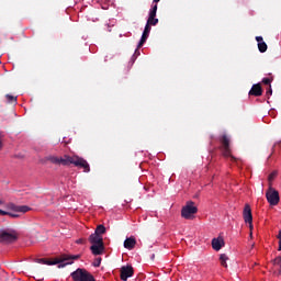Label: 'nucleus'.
<instances>
[{
    "mask_svg": "<svg viewBox=\"0 0 281 281\" xmlns=\"http://www.w3.org/2000/svg\"><path fill=\"white\" fill-rule=\"evenodd\" d=\"M46 161H50V164H55V166H71V157L67 155L64 157L48 156L46 157Z\"/></svg>",
    "mask_w": 281,
    "mask_h": 281,
    "instance_id": "nucleus-9",
    "label": "nucleus"
},
{
    "mask_svg": "<svg viewBox=\"0 0 281 281\" xmlns=\"http://www.w3.org/2000/svg\"><path fill=\"white\" fill-rule=\"evenodd\" d=\"M266 199L269 205L276 206L280 203V192L270 186L266 192Z\"/></svg>",
    "mask_w": 281,
    "mask_h": 281,
    "instance_id": "nucleus-7",
    "label": "nucleus"
},
{
    "mask_svg": "<svg viewBox=\"0 0 281 281\" xmlns=\"http://www.w3.org/2000/svg\"><path fill=\"white\" fill-rule=\"evenodd\" d=\"M8 214H10V212L0 209V216H8Z\"/></svg>",
    "mask_w": 281,
    "mask_h": 281,
    "instance_id": "nucleus-28",
    "label": "nucleus"
},
{
    "mask_svg": "<svg viewBox=\"0 0 281 281\" xmlns=\"http://www.w3.org/2000/svg\"><path fill=\"white\" fill-rule=\"evenodd\" d=\"M3 147V144L1 143V140H0V148H2Z\"/></svg>",
    "mask_w": 281,
    "mask_h": 281,
    "instance_id": "nucleus-33",
    "label": "nucleus"
},
{
    "mask_svg": "<svg viewBox=\"0 0 281 281\" xmlns=\"http://www.w3.org/2000/svg\"><path fill=\"white\" fill-rule=\"evenodd\" d=\"M75 281H95V279L85 269H77L71 273Z\"/></svg>",
    "mask_w": 281,
    "mask_h": 281,
    "instance_id": "nucleus-8",
    "label": "nucleus"
},
{
    "mask_svg": "<svg viewBox=\"0 0 281 281\" xmlns=\"http://www.w3.org/2000/svg\"><path fill=\"white\" fill-rule=\"evenodd\" d=\"M212 247L214 251H221L225 247V239L223 237H217L212 239Z\"/></svg>",
    "mask_w": 281,
    "mask_h": 281,
    "instance_id": "nucleus-13",
    "label": "nucleus"
},
{
    "mask_svg": "<svg viewBox=\"0 0 281 281\" xmlns=\"http://www.w3.org/2000/svg\"><path fill=\"white\" fill-rule=\"evenodd\" d=\"M38 265H58V269H63L67 267V265H71V255H61L54 259H37Z\"/></svg>",
    "mask_w": 281,
    "mask_h": 281,
    "instance_id": "nucleus-3",
    "label": "nucleus"
},
{
    "mask_svg": "<svg viewBox=\"0 0 281 281\" xmlns=\"http://www.w3.org/2000/svg\"><path fill=\"white\" fill-rule=\"evenodd\" d=\"M100 262H102V259H99L97 263H94V267H100Z\"/></svg>",
    "mask_w": 281,
    "mask_h": 281,
    "instance_id": "nucleus-32",
    "label": "nucleus"
},
{
    "mask_svg": "<svg viewBox=\"0 0 281 281\" xmlns=\"http://www.w3.org/2000/svg\"><path fill=\"white\" fill-rule=\"evenodd\" d=\"M7 216H10L11 218H19V214L11 213V212H9V214H7Z\"/></svg>",
    "mask_w": 281,
    "mask_h": 281,
    "instance_id": "nucleus-27",
    "label": "nucleus"
},
{
    "mask_svg": "<svg viewBox=\"0 0 281 281\" xmlns=\"http://www.w3.org/2000/svg\"><path fill=\"white\" fill-rule=\"evenodd\" d=\"M243 218L245 223L249 225L250 229V236L254 235V215L251 214V206L249 204H245L244 211H243Z\"/></svg>",
    "mask_w": 281,
    "mask_h": 281,
    "instance_id": "nucleus-10",
    "label": "nucleus"
},
{
    "mask_svg": "<svg viewBox=\"0 0 281 281\" xmlns=\"http://www.w3.org/2000/svg\"><path fill=\"white\" fill-rule=\"evenodd\" d=\"M217 140L221 144L220 150H221L223 157H225V159H229L233 164H238L240 161V159L236 158V156L232 155V146L229 145L231 144L229 136H227L226 134H223L222 136H220L217 138Z\"/></svg>",
    "mask_w": 281,
    "mask_h": 281,
    "instance_id": "nucleus-1",
    "label": "nucleus"
},
{
    "mask_svg": "<svg viewBox=\"0 0 281 281\" xmlns=\"http://www.w3.org/2000/svg\"><path fill=\"white\" fill-rule=\"evenodd\" d=\"M90 250L93 256H102V254L104 252V244H92Z\"/></svg>",
    "mask_w": 281,
    "mask_h": 281,
    "instance_id": "nucleus-15",
    "label": "nucleus"
},
{
    "mask_svg": "<svg viewBox=\"0 0 281 281\" xmlns=\"http://www.w3.org/2000/svg\"><path fill=\"white\" fill-rule=\"evenodd\" d=\"M135 245H137V240H135V237H128L124 241L125 249H135Z\"/></svg>",
    "mask_w": 281,
    "mask_h": 281,
    "instance_id": "nucleus-17",
    "label": "nucleus"
},
{
    "mask_svg": "<svg viewBox=\"0 0 281 281\" xmlns=\"http://www.w3.org/2000/svg\"><path fill=\"white\" fill-rule=\"evenodd\" d=\"M150 30H151L150 26L145 25L143 35H142L140 41H139V43L137 45V49L135 50V54H137V56H139L140 47H144V43H146V41H148V36H150Z\"/></svg>",
    "mask_w": 281,
    "mask_h": 281,
    "instance_id": "nucleus-11",
    "label": "nucleus"
},
{
    "mask_svg": "<svg viewBox=\"0 0 281 281\" xmlns=\"http://www.w3.org/2000/svg\"><path fill=\"white\" fill-rule=\"evenodd\" d=\"M248 95L260 98V95H262V86H260V83L252 85Z\"/></svg>",
    "mask_w": 281,
    "mask_h": 281,
    "instance_id": "nucleus-14",
    "label": "nucleus"
},
{
    "mask_svg": "<svg viewBox=\"0 0 281 281\" xmlns=\"http://www.w3.org/2000/svg\"><path fill=\"white\" fill-rule=\"evenodd\" d=\"M278 239H279V248H278V250L281 251V231L279 232Z\"/></svg>",
    "mask_w": 281,
    "mask_h": 281,
    "instance_id": "nucleus-29",
    "label": "nucleus"
},
{
    "mask_svg": "<svg viewBox=\"0 0 281 281\" xmlns=\"http://www.w3.org/2000/svg\"><path fill=\"white\" fill-rule=\"evenodd\" d=\"M30 210H32V209L27 205H13L12 206L13 212H22V214L30 212Z\"/></svg>",
    "mask_w": 281,
    "mask_h": 281,
    "instance_id": "nucleus-19",
    "label": "nucleus"
},
{
    "mask_svg": "<svg viewBox=\"0 0 281 281\" xmlns=\"http://www.w3.org/2000/svg\"><path fill=\"white\" fill-rule=\"evenodd\" d=\"M77 245H82V243H85V239L80 238L76 240Z\"/></svg>",
    "mask_w": 281,
    "mask_h": 281,
    "instance_id": "nucleus-30",
    "label": "nucleus"
},
{
    "mask_svg": "<svg viewBox=\"0 0 281 281\" xmlns=\"http://www.w3.org/2000/svg\"><path fill=\"white\" fill-rule=\"evenodd\" d=\"M273 265H274V268L277 269V271H279V276H280L281 274V257H277L273 260Z\"/></svg>",
    "mask_w": 281,
    "mask_h": 281,
    "instance_id": "nucleus-22",
    "label": "nucleus"
},
{
    "mask_svg": "<svg viewBox=\"0 0 281 281\" xmlns=\"http://www.w3.org/2000/svg\"><path fill=\"white\" fill-rule=\"evenodd\" d=\"M256 41L258 43V49L261 54H265V52H267L268 46L267 43H265V40L262 38V36H256Z\"/></svg>",
    "mask_w": 281,
    "mask_h": 281,
    "instance_id": "nucleus-16",
    "label": "nucleus"
},
{
    "mask_svg": "<svg viewBox=\"0 0 281 281\" xmlns=\"http://www.w3.org/2000/svg\"><path fill=\"white\" fill-rule=\"evenodd\" d=\"M106 232V228L103 225H99L97 227L95 234L100 235V234H104Z\"/></svg>",
    "mask_w": 281,
    "mask_h": 281,
    "instance_id": "nucleus-24",
    "label": "nucleus"
},
{
    "mask_svg": "<svg viewBox=\"0 0 281 281\" xmlns=\"http://www.w3.org/2000/svg\"><path fill=\"white\" fill-rule=\"evenodd\" d=\"M71 164L79 170H82L83 172H91V167L89 166V162L77 155L71 156Z\"/></svg>",
    "mask_w": 281,
    "mask_h": 281,
    "instance_id": "nucleus-5",
    "label": "nucleus"
},
{
    "mask_svg": "<svg viewBox=\"0 0 281 281\" xmlns=\"http://www.w3.org/2000/svg\"><path fill=\"white\" fill-rule=\"evenodd\" d=\"M90 243H91V245H104L102 236H100L98 234H92L90 236Z\"/></svg>",
    "mask_w": 281,
    "mask_h": 281,
    "instance_id": "nucleus-18",
    "label": "nucleus"
},
{
    "mask_svg": "<svg viewBox=\"0 0 281 281\" xmlns=\"http://www.w3.org/2000/svg\"><path fill=\"white\" fill-rule=\"evenodd\" d=\"M196 212H199V209L196 207V205H194V202L189 201L182 207L181 216L182 218H186V221H194V218L196 217Z\"/></svg>",
    "mask_w": 281,
    "mask_h": 281,
    "instance_id": "nucleus-4",
    "label": "nucleus"
},
{
    "mask_svg": "<svg viewBox=\"0 0 281 281\" xmlns=\"http://www.w3.org/2000/svg\"><path fill=\"white\" fill-rule=\"evenodd\" d=\"M78 258H80V255L71 256V260H78Z\"/></svg>",
    "mask_w": 281,
    "mask_h": 281,
    "instance_id": "nucleus-31",
    "label": "nucleus"
},
{
    "mask_svg": "<svg viewBox=\"0 0 281 281\" xmlns=\"http://www.w3.org/2000/svg\"><path fill=\"white\" fill-rule=\"evenodd\" d=\"M161 0H153L151 8L149 10V14H148V19H147V23H146V25H148V27H150L151 25H157V23H159V19H156V16H157L158 3Z\"/></svg>",
    "mask_w": 281,
    "mask_h": 281,
    "instance_id": "nucleus-6",
    "label": "nucleus"
},
{
    "mask_svg": "<svg viewBox=\"0 0 281 281\" xmlns=\"http://www.w3.org/2000/svg\"><path fill=\"white\" fill-rule=\"evenodd\" d=\"M134 273L133 266H123L121 268V280L126 281L128 278H133Z\"/></svg>",
    "mask_w": 281,
    "mask_h": 281,
    "instance_id": "nucleus-12",
    "label": "nucleus"
},
{
    "mask_svg": "<svg viewBox=\"0 0 281 281\" xmlns=\"http://www.w3.org/2000/svg\"><path fill=\"white\" fill-rule=\"evenodd\" d=\"M229 260V257H227V255L222 254L220 256V262L222 265V267H224L225 269H227V261Z\"/></svg>",
    "mask_w": 281,
    "mask_h": 281,
    "instance_id": "nucleus-21",
    "label": "nucleus"
},
{
    "mask_svg": "<svg viewBox=\"0 0 281 281\" xmlns=\"http://www.w3.org/2000/svg\"><path fill=\"white\" fill-rule=\"evenodd\" d=\"M0 205H3V201L0 200Z\"/></svg>",
    "mask_w": 281,
    "mask_h": 281,
    "instance_id": "nucleus-34",
    "label": "nucleus"
},
{
    "mask_svg": "<svg viewBox=\"0 0 281 281\" xmlns=\"http://www.w3.org/2000/svg\"><path fill=\"white\" fill-rule=\"evenodd\" d=\"M7 101L9 102V104H16V97L12 95V94H5Z\"/></svg>",
    "mask_w": 281,
    "mask_h": 281,
    "instance_id": "nucleus-23",
    "label": "nucleus"
},
{
    "mask_svg": "<svg viewBox=\"0 0 281 281\" xmlns=\"http://www.w3.org/2000/svg\"><path fill=\"white\" fill-rule=\"evenodd\" d=\"M19 240V232L10 226H2L0 228V243L10 245Z\"/></svg>",
    "mask_w": 281,
    "mask_h": 281,
    "instance_id": "nucleus-2",
    "label": "nucleus"
},
{
    "mask_svg": "<svg viewBox=\"0 0 281 281\" xmlns=\"http://www.w3.org/2000/svg\"><path fill=\"white\" fill-rule=\"evenodd\" d=\"M262 85H266L268 87H271V83L273 82V75L272 74H269L268 77H265L262 80H261Z\"/></svg>",
    "mask_w": 281,
    "mask_h": 281,
    "instance_id": "nucleus-20",
    "label": "nucleus"
},
{
    "mask_svg": "<svg viewBox=\"0 0 281 281\" xmlns=\"http://www.w3.org/2000/svg\"><path fill=\"white\" fill-rule=\"evenodd\" d=\"M266 95H273V90L271 89V86H268V90L266 91Z\"/></svg>",
    "mask_w": 281,
    "mask_h": 281,
    "instance_id": "nucleus-26",
    "label": "nucleus"
},
{
    "mask_svg": "<svg viewBox=\"0 0 281 281\" xmlns=\"http://www.w3.org/2000/svg\"><path fill=\"white\" fill-rule=\"evenodd\" d=\"M277 176H278V172L276 171L271 172L268 177V181H273V179H276Z\"/></svg>",
    "mask_w": 281,
    "mask_h": 281,
    "instance_id": "nucleus-25",
    "label": "nucleus"
}]
</instances>
